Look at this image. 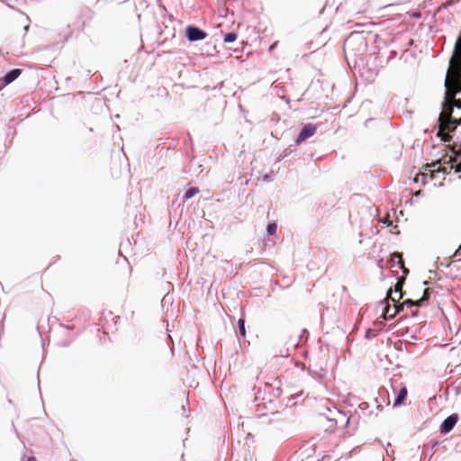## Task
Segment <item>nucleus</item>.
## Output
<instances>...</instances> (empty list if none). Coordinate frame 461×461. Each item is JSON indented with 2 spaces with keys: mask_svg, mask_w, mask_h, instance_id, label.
I'll list each match as a JSON object with an SVG mask.
<instances>
[{
  "mask_svg": "<svg viewBox=\"0 0 461 461\" xmlns=\"http://www.w3.org/2000/svg\"><path fill=\"white\" fill-rule=\"evenodd\" d=\"M406 396H407V389L405 387L401 388L398 393L397 397L395 398V400L393 402V406L394 407L400 406L402 403L403 400L406 398Z\"/></svg>",
  "mask_w": 461,
  "mask_h": 461,
  "instance_id": "12",
  "label": "nucleus"
},
{
  "mask_svg": "<svg viewBox=\"0 0 461 461\" xmlns=\"http://www.w3.org/2000/svg\"><path fill=\"white\" fill-rule=\"evenodd\" d=\"M445 101L442 104V112L438 117L440 122V131L448 132L456 131L458 125H456V120L452 118L453 107L461 108V100L455 98L456 95L461 92V72L455 73L451 77L448 76L445 80Z\"/></svg>",
  "mask_w": 461,
  "mask_h": 461,
  "instance_id": "1",
  "label": "nucleus"
},
{
  "mask_svg": "<svg viewBox=\"0 0 461 461\" xmlns=\"http://www.w3.org/2000/svg\"><path fill=\"white\" fill-rule=\"evenodd\" d=\"M391 261L393 262V266H398L399 268H402L404 274L408 273V269H406L403 266V261L400 253L392 254Z\"/></svg>",
  "mask_w": 461,
  "mask_h": 461,
  "instance_id": "11",
  "label": "nucleus"
},
{
  "mask_svg": "<svg viewBox=\"0 0 461 461\" xmlns=\"http://www.w3.org/2000/svg\"><path fill=\"white\" fill-rule=\"evenodd\" d=\"M277 226L276 223H269L267 227V231L269 235H275L276 232Z\"/></svg>",
  "mask_w": 461,
  "mask_h": 461,
  "instance_id": "16",
  "label": "nucleus"
},
{
  "mask_svg": "<svg viewBox=\"0 0 461 461\" xmlns=\"http://www.w3.org/2000/svg\"><path fill=\"white\" fill-rule=\"evenodd\" d=\"M458 420V416L457 414H451L449 415L447 418H446L441 426H440V432L442 434H447L448 433L449 431H451L453 429V428L455 427V425L456 424Z\"/></svg>",
  "mask_w": 461,
  "mask_h": 461,
  "instance_id": "7",
  "label": "nucleus"
},
{
  "mask_svg": "<svg viewBox=\"0 0 461 461\" xmlns=\"http://www.w3.org/2000/svg\"><path fill=\"white\" fill-rule=\"evenodd\" d=\"M382 263H383V260L381 259V260L379 261V264H378V265H379V267H380L381 268H383Z\"/></svg>",
  "mask_w": 461,
  "mask_h": 461,
  "instance_id": "19",
  "label": "nucleus"
},
{
  "mask_svg": "<svg viewBox=\"0 0 461 461\" xmlns=\"http://www.w3.org/2000/svg\"><path fill=\"white\" fill-rule=\"evenodd\" d=\"M402 285H400V283L398 282L395 285V290L394 292H393L392 290H390L388 292V294H387V298L386 299H389L391 300L392 302H393L394 303L399 301L402 294Z\"/></svg>",
  "mask_w": 461,
  "mask_h": 461,
  "instance_id": "10",
  "label": "nucleus"
},
{
  "mask_svg": "<svg viewBox=\"0 0 461 461\" xmlns=\"http://www.w3.org/2000/svg\"><path fill=\"white\" fill-rule=\"evenodd\" d=\"M456 125H458V128L455 131H449V133L441 132L440 125H438L439 129L438 131V136L440 137L444 142L452 141L454 144L459 143V145L461 146V118L458 121L456 120ZM438 124H440V122H438Z\"/></svg>",
  "mask_w": 461,
  "mask_h": 461,
  "instance_id": "4",
  "label": "nucleus"
},
{
  "mask_svg": "<svg viewBox=\"0 0 461 461\" xmlns=\"http://www.w3.org/2000/svg\"><path fill=\"white\" fill-rule=\"evenodd\" d=\"M22 71L19 68H14L9 71L5 77H4V84L3 86L11 84L14 82L20 75Z\"/></svg>",
  "mask_w": 461,
  "mask_h": 461,
  "instance_id": "9",
  "label": "nucleus"
},
{
  "mask_svg": "<svg viewBox=\"0 0 461 461\" xmlns=\"http://www.w3.org/2000/svg\"><path fill=\"white\" fill-rule=\"evenodd\" d=\"M206 32L195 26L186 28V37L190 41H197L205 39Z\"/></svg>",
  "mask_w": 461,
  "mask_h": 461,
  "instance_id": "6",
  "label": "nucleus"
},
{
  "mask_svg": "<svg viewBox=\"0 0 461 461\" xmlns=\"http://www.w3.org/2000/svg\"><path fill=\"white\" fill-rule=\"evenodd\" d=\"M453 167L451 158L447 161L441 162V160H437L431 164H427L424 167V171L416 176L415 182H420L422 185H425L428 183V179H429L435 181L434 185H441V181L452 170Z\"/></svg>",
  "mask_w": 461,
  "mask_h": 461,
  "instance_id": "2",
  "label": "nucleus"
},
{
  "mask_svg": "<svg viewBox=\"0 0 461 461\" xmlns=\"http://www.w3.org/2000/svg\"><path fill=\"white\" fill-rule=\"evenodd\" d=\"M355 42H359V45L362 47H366V43L364 42L363 38L358 35L357 33H352L344 43V49L345 50H349L351 45Z\"/></svg>",
  "mask_w": 461,
  "mask_h": 461,
  "instance_id": "8",
  "label": "nucleus"
},
{
  "mask_svg": "<svg viewBox=\"0 0 461 461\" xmlns=\"http://www.w3.org/2000/svg\"><path fill=\"white\" fill-rule=\"evenodd\" d=\"M240 334L244 337L246 335L245 321L243 319H240L238 321Z\"/></svg>",
  "mask_w": 461,
  "mask_h": 461,
  "instance_id": "15",
  "label": "nucleus"
},
{
  "mask_svg": "<svg viewBox=\"0 0 461 461\" xmlns=\"http://www.w3.org/2000/svg\"><path fill=\"white\" fill-rule=\"evenodd\" d=\"M461 171V163H459L458 165H456V172H459Z\"/></svg>",
  "mask_w": 461,
  "mask_h": 461,
  "instance_id": "17",
  "label": "nucleus"
},
{
  "mask_svg": "<svg viewBox=\"0 0 461 461\" xmlns=\"http://www.w3.org/2000/svg\"><path fill=\"white\" fill-rule=\"evenodd\" d=\"M25 461H36V459L33 456H30Z\"/></svg>",
  "mask_w": 461,
  "mask_h": 461,
  "instance_id": "18",
  "label": "nucleus"
},
{
  "mask_svg": "<svg viewBox=\"0 0 461 461\" xmlns=\"http://www.w3.org/2000/svg\"><path fill=\"white\" fill-rule=\"evenodd\" d=\"M317 131V127L314 124L307 123L305 124L301 131L299 132L296 140L295 144L298 145L302 143L303 141L306 140L310 137L313 136Z\"/></svg>",
  "mask_w": 461,
  "mask_h": 461,
  "instance_id": "5",
  "label": "nucleus"
},
{
  "mask_svg": "<svg viewBox=\"0 0 461 461\" xmlns=\"http://www.w3.org/2000/svg\"><path fill=\"white\" fill-rule=\"evenodd\" d=\"M429 299V293L428 290L425 289L423 292V297L420 300L412 301V300H406L403 302L402 304H393V307H391L388 303L384 307L383 310V318L384 320H392L395 317V315L403 309V306L406 305L408 307L411 306H420L422 303Z\"/></svg>",
  "mask_w": 461,
  "mask_h": 461,
  "instance_id": "3",
  "label": "nucleus"
},
{
  "mask_svg": "<svg viewBox=\"0 0 461 461\" xmlns=\"http://www.w3.org/2000/svg\"><path fill=\"white\" fill-rule=\"evenodd\" d=\"M198 193H199V189L197 187H191V188L187 189L184 194V201H186V200L194 197Z\"/></svg>",
  "mask_w": 461,
  "mask_h": 461,
  "instance_id": "13",
  "label": "nucleus"
},
{
  "mask_svg": "<svg viewBox=\"0 0 461 461\" xmlns=\"http://www.w3.org/2000/svg\"><path fill=\"white\" fill-rule=\"evenodd\" d=\"M3 86H0V90L2 89Z\"/></svg>",
  "mask_w": 461,
  "mask_h": 461,
  "instance_id": "20",
  "label": "nucleus"
},
{
  "mask_svg": "<svg viewBox=\"0 0 461 461\" xmlns=\"http://www.w3.org/2000/svg\"><path fill=\"white\" fill-rule=\"evenodd\" d=\"M236 39H237V34L236 33L229 32V33H226L225 36H224V42L230 43V42L235 41Z\"/></svg>",
  "mask_w": 461,
  "mask_h": 461,
  "instance_id": "14",
  "label": "nucleus"
}]
</instances>
